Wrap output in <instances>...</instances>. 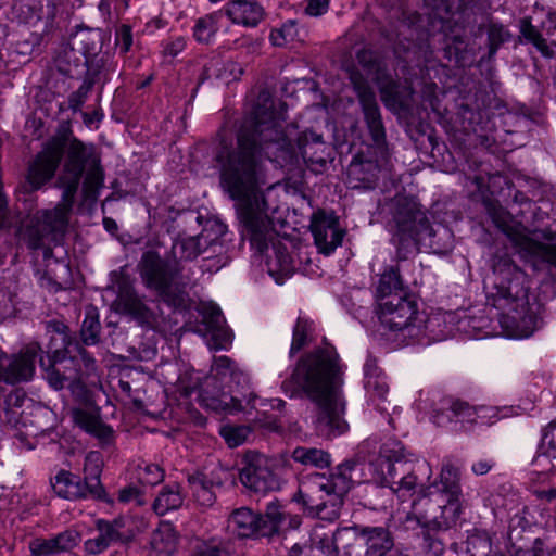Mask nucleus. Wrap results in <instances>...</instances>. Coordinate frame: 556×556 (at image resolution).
<instances>
[{
	"label": "nucleus",
	"instance_id": "f257e3e1",
	"mask_svg": "<svg viewBox=\"0 0 556 556\" xmlns=\"http://www.w3.org/2000/svg\"><path fill=\"white\" fill-rule=\"evenodd\" d=\"M283 119V112L276 110L275 101L262 94L238 135L237 148L229 149L223 143L217 154L222 186L238 201L242 237L260 253L273 242L275 232L258 191V163L263 153L279 163L294 152L292 140L282 130Z\"/></svg>",
	"mask_w": 556,
	"mask_h": 556
},
{
	"label": "nucleus",
	"instance_id": "f03ea898",
	"mask_svg": "<svg viewBox=\"0 0 556 556\" xmlns=\"http://www.w3.org/2000/svg\"><path fill=\"white\" fill-rule=\"evenodd\" d=\"M83 173H86L83 193L85 200L96 201L103 186L100 157L92 144L72 140L67 147L59 187L63 189L61 201L52 207L27 212L17 227L18 241L27 249L42 251L43 257L52 255V248L59 244L67 231Z\"/></svg>",
	"mask_w": 556,
	"mask_h": 556
},
{
	"label": "nucleus",
	"instance_id": "7ed1b4c3",
	"mask_svg": "<svg viewBox=\"0 0 556 556\" xmlns=\"http://www.w3.org/2000/svg\"><path fill=\"white\" fill-rule=\"evenodd\" d=\"M342 375L343 367L337 351L326 344L301 357L290 381L283 383L285 388L293 384L291 396L303 392L317 404V429L329 437H337L348 428L343 419L344 401L339 392Z\"/></svg>",
	"mask_w": 556,
	"mask_h": 556
},
{
	"label": "nucleus",
	"instance_id": "20e7f679",
	"mask_svg": "<svg viewBox=\"0 0 556 556\" xmlns=\"http://www.w3.org/2000/svg\"><path fill=\"white\" fill-rule=\"evenodd\" d=\"M367 469L369 480L377 485L388 486L403 502L417 494L426 495L432 476L427 460L407 452L395 440L381 444L378 454L368 462Z\"/></svg>",
	"mask_w": 556,
	"mask_h": 556
},
{
	"label": "nucleus",
	"instance_id": "39448f33",
	"mask_svg": "<svg viewBox=\"0 0 556 556\" xmlns=\"http://www.w3.org/2000/svg\"><path fill=\"white\" fill-rule=\"evenodd\" d=\"M494 273L500 279L496 302L503 309L500 325L504 336L529 338L539 328V306L529 302L526 274L514 264H506L505 269L496 266Z\"/></svg>",
	"mask_w": 556,
	"mask_h": 556
},
{
	"label": "nucleus",
	"instance_id": "423d86ee",
	"mask_svg": "<svg viewBox=\"0 0 556 556\" xmlns=\"http://www.w3.org/2000/svg\"><path fill=\"white\" fill-rule=\"evenodd\" d=\"M379 319L390 333V338L400 343H406L408 339L420 340L424 337L433 340L443 338L435 332L442 316L433 315L426 319L425 314L418 312L416 303L402 294L380 301Z\"/></svg>",
	"mask_w": 556,
	"mask_h": 556
},
{
	"label": "nucleus",
	"instance_id": "0eeeda50",
	"mask_svg": "<svg viewBox=\"0 0 556 556\" xmlns=\"http://www.w3.org/2000/svg\"><path fill=\"white\" fill-rule=\"evenodd\" d=\"M355 470L354 464L345 463L339 465L330 477L316 473L308 481L302 482L294 500L308 509L316 510L318 515H321L327 505H330L331 518H338L342 497L354 483Z\"/></svg>",
	"mask_w": 556,
	"mask_h": 556
},
{
	"label": "nucleus",
	"instance_id": "6e6552de",
	"mask_svg": "<svg viewBox=\"0 0 556 556\" xmlns=\"http://www.w3.org/2000/svg\"><path fill=\"white\" fill-rule=\"evenodd\" d=\"M46 375L49 384L53 389L61 390L65 387L71 389L76 400V405L71 410L74 422L101 442H110L113 430L101 420L100 409L83 381L71 375L61 374L54 365L50 368H46Z\"/></svg>",
	"mask_w": 556,
	"mask_h": 556
},
{
	"label": "nucleus",
	"instance_id": "1a4fd4ad",
	"mask_svg": "<svg viewBox=\"0 0 556 556\" xmlns=\"http://www.w3.org/2000/svg\"><path fill=\"white\" fill-rule=\"evenodd\" d=\"M301 518L287 513L278 503H269L264 516L241 507L231 513L227 529L239 538L271 536L280 531L298 529Z\"/></svg>",
	"mask_w": 556,
	"mask_h": 556
},
{
	"label": "nucleus",
	"instance_id": "9d476101",
	"mask_svg": "<svg viewBox=\"0 0 556 556\" xmlns=\"http://www.w3.org/2000/svg\"><path fill=\"white\" fill-rule=\"evenodd\" d=\"M285 465L282 456H267L250 451L244 456V466L240 470V482L250 491L258 494L280 489V470Z\"/></svg>",
	"mask_w": 556,
	"mask_h": 556
},
{
	"label": "nucleus",
	"instance_id": "9b49d317",
	"mask_svg": "<svg viewBox=\"0 0 556 556\" xmlns=\"http://www.w3.org/2000/svg\"><path fill=\"white\" fill-rule=\"evenodd\" d=\"M102 465L101 454L96 451L89 452L85 457L84 483L71 472L61 471L54 478V492L64 498L86 497L88 495L99 496L102 492L100 482Z\"/></svg>",
	"mask_w": 556,
	"mask_h": 556
},
{
	"label": "nucleus",
	"instance_id": "f8f14e48",
	"mask_svg": "<svg viewBox=\"0 0 556 556\" xmlns=\"http://www.w3.org/2000/svg\"><path fill=\"white\" fill-rule=\"evenodd\" d=\"M63 149L60 142L51 141L29 164L25 180L16 188V199L24 204L33 202V193L50 181L60 164Z\"/></svg>",
	"mask_w": 556,
	"mask_h": 556
},
{
	"label": "nucleus",
	"instance_id": "ddd939ff",
	"mask_svg": "<svg viewBox=\"0 0 556 556\" xmlns=\"http://www.w3.org/2000/svg\"><path fill=\"white\" fill-rule=\"evenodd\" d=\"M460 496L435 495L434 500H425V513L414 503L417 522L429 530H447L454 527L462 514Z\"/></svg>",
	"mask_w": 556,
	"mask_h": 556
},
{
	"label": "nucleus",
	"instance_id": "4468645a",
	"mask_svg": "<svg viewBox=\"0 0 556 556\" xmlns=\"http://www.w3.org/2000/svg\"><path fill=\"white\" fill-rule=\"evenodd\" d=\"M41 352L38 343H29L16 354L0 353V382L15 384L29 381L35 374L36 358Z\"/></svg>",
	"mask_w": 556,
	"mask_h": 556
},
{
	"label": "nucleus",
	"instance_id": "2eb2a0df",
	"mask_svg": "<svg viewBox=\"0 0 556 556\" xmlns=\"http://www.w3.org/2000/svg\"><path fill=\"white\" fill-rule=\"evenodd\" d=\"M202 323L195 330L205 340L210 349L226 350L232 342V332L226 327L220 308L213 302L200 305Z\"/></svg>",
	"mask_w": 556,
	"mask_h": 556
},
{
	"label": "nucleus",
	"instance_id": "dca6fc26",
	"mask_svg": "<svg viewBox=\"0 0 556 556\" xmlns=\"http://www.w3.org/2000/svg\"><path fill=\"white\" fill-rule=\"evenodd\" d=\"M441 408L453 413L455 422L465 424H489L501 418H507L517 415V410L513 407H492L479 406L472 407L459 400L444 397L441 400Z\"/></svg>",
	"mask_w": 556,
	"mask_h": 556
},
{
	"label": "nucleus",
	"instance_id": "f3484780",
	"mask_svg": "<svg viewBox=\"0 0 556 556\" xmlns=\"http://www.w3.org/2000/svg\"><path fill=\"white\" fill-rule=\"evenodd\" d=\"M311 231L319 253L330 255L342 244L344 230L333 213L318 211L313 214Z\"/></svg>",
	"mask_w": 556,
	"mask_h": 556
},
{
	"label": "nucleus",
	"instance_id": "a211bd4d",
	"mask_svg": "<svg viewBox=\"0 0 556 556\" xmlns=\"http://www.w3.org/2000/svg\"><path fill=\"white\" fill-rule=\"evenodd\" d=\"M362 528L344 527L338 529L331 539H320L318 548L327 556H365Z\"/></svg>",
	"mask_w": 556,
	"mask_h": 556
},
{
	"label": "nucleus",
	"instance_id": "6ab92c4d",
	"mask_svg": "<svg viewBox=\"0 0 556 556\" xmlns=\"http://www.w3.org/2000/svg\"><path fill=\"white\" fill-rule=\"evenodd\" d=\"M139 266L146 285L161 294L167 295L174 280L168 264L164 263L155 252L148 251L142 255Z\"/></svg>",
	"mask_w": 556,
	"mask_h": 556
},
{
	"label": "nucleus",
	"instance_id": "aec40b11",
	"mask_svg": "<svg viewBox=\"0 0 556 556\" xmlns=\"http://www.w3.org/2000/svg\"><path fill=\"white\" fill-rule=\"evenodd\" d=\"M226 471L222 468H215L205 472H197L188 478L190 491L194 501L203 507H210L215 503V486L223 483V476Z\"/></svg>",
	"mask_w": 556,
	"mask_h": 556
},
{
	"label": "nucleus",
	"instance_id": "412c9836",
	"mask_svg": "<svg viewBox=\"0 0 556 556\" xmlns=\"http://www.w3.org/2000/svg\"><path fill=\"white\" fill-rule=\"evenodd\" d=\"M355 89L363 109L367 128L376 143H380L384 138V128L381 114L376 101L374 91L365 85L354 81Z\"/></svg>",
	"mask_w": 556,
	"mask_h": 556
},
{
	"label": "nucleus",
	"instance_id": "4be33fe9",
	"mask_svg": "<svg viewBox=\"0 0 556 556\" xmlns=\"http://www.w3.org/2000/svg\"><path fill=\"white\" fill-rule=\"evenodd\" d=\"M122 527L123 523L121 520H114L112 522L102 519L98 520V535L85 541L84 543L86 553L90 555H99L103 553L109 548V546L122 539Z\"/></svg>",
	"mask_w": 556,
	"mask_h": 556
},
{
	"label": "nucleus",
	"instance_id": "5701e85b",
	"mask_svg": "<svg viewBox=\"0 0 556 556\" xmlns=\"http://www.w3.org/2000/svg\"><path fill=\"white\" fill-rule=\"evenodd\" d=\"M80 536L75 530H66L51 540H36L30 544V556H54L75 547Z\"/></svg>",
	"mask_w": 556,
	"mask_h": 556
},
{
	"label": "nucleus",
	"instance_id": "b1692460",
	"mask_svg": "<svg viewBox=\"0 0 556 556\" xmlns=\"http://www.w3.org/2000/svg\"><path fill=\"white\" fill-rule=\"evenodd\" d=\"M364 388L369 401H382L389 392L387 377L372 358L364 365Z\"/></svg>",
	"mask_w": 556,
	"mask_h": 556
},
{
	"label": "nucleus",
	"instance_id": "393cba45",
	"mask_svg": "<svg viewBox=\"0 0 556 556\" xmlns=\"http://www.w3.org/2000/svg\"><path fill=\"white\" fill-rule=\"evenodd\" d=\"M226 12L233 23L244 26H256L263 18L262 7L253 0H232Z\"/></svg>",
	"mask_w": 556,
	"mask_h": 556
},
{
	"label": "nucleus",
	"instance_id": "a878e982",
	"mask_svg": "<svg viewBox=\"0 0 556 556\" xmlns=\"http://www.w3.org/2000/svg\"><path fill=\"white\" fill-rule=\"evenodd\" d=\"M455 0H425L426 5L432 8L431 29L447 34L454 15L463 8V2L454 4Z\"/></svg>",
	"mask_w": 556,
	"mask_h": 556
},
{
	"label": "nucleus",
	"instance_id": "bb28decb",
	"mask_svg": "<svg viewBox=\"0 0 556 556\" xmlns=\"http://www.w3.org/2000/svg\"><path fill=\"white\" fill-rule=\"evenodd\" d=\"M266 266L278 285H282L293 271L292 258L287 249L276 244L273 245V254L267 257Z\"/></svg>",
	"mask_w": 556,
	"mask_h": 556
},
{
	"label": "nucleus",
	"instance_id": "cd10ccee",
	"mask_svg": "<svg viewBox=\"0 0 556 556\" xmlns=\"http://www.w3.org/2000/svg\"><path fill=\"white\" fill-rule=\"evenodd\" d=\"M199 400L202 406L218 413L233 414L245 410V406L242 405L241 400L226 392H219L215 395L203 389L199 394Z\"/></svg>",
	"mask_w": 556,
	"mask_h": 556
},
{
	"label": "nucleus",
	"instance_id": "c85d7f7f",
	"mask_svg": "<svg viewBox=\"0 0 556 556\" xmlns=\"http://www.w3.org/2000/svg\"><path fill=\"white\" fill-rule=\"evenodd\" d=\"M365 556H383L391 547L389 532L380 527L362 528Z\"/></svg>",
	"mask_w": 556,
	"mask_h": 556
},
{
	"label": "nucleus",
	"instance_id": "c756f323",
	"mask_svg": "<svg viewBox=\"0 0 556 556\" xmlns=\"http://www.w3.org/2000/svg\"><path fill=\"white\" fill-rule=\"evenodd\" d=\"M177 541L173 526L164 522L153 532L151 547L156 556H170L177 549Z\"/></svg>",
	"mask_w": 556,
	"mask_h": 556
},
{
	"label": "nucleus",
	"instance_id": "7c9ffc66",
	"mask_svg": "<svg viewBox=\"0 0 556 556\" xmlns=\"http://www.w3.org/2000/svg\"><path fill=\"white\" fill-rule=\"evenodd\" d=\"M296 146L305 162L325 163V143L320 135L313 131L304 132L298 138Z\"/></svg>",
	"mask_w": 556,
	"mask_h": 556
},
{
	"label": "nucleus",
	"instance_id": "2f4dec72",
	"mask_svg": "<svg viewBox=\"0 0 556 556\" xmlns=\"http://www.w3.org/2000/svg\"><path fill=\"white\" fill-rule=\"evenodd\" d=\"M211 243L204 233L182 238L173 245V253L180 260H192L199 256Z\"/></svg>",
	"mask_w": 556,
	"mask_h": 556
},
{
	"label": "nucleus",
	"instance_id": "473e14b6",
	"mask_svg": "<svg viewBox=\"0 0 556 556\" xmlns=\"http://www.w3.org/2000/svg\"><path fill=\"white\" fill-rule=\"evenodd\" d=\"M220 22L222 16L218 14H207L198 18L192 28L193 38L199 43L208 45L213 42L220 28Z\"/></svg>",
	"mask_w": 556,
	"mask_h": 556
},
{
	"label": "nucleus",
	"instance_id": "72a5a7b5",
	"mask_svg": "<svg viewBox=\"0 0 556 556\" xmlns=\"http://www.w3.org/2000/svg\"><path fill=\"white\" fill-rule=\"evenodd\" d=\"M418 210L416 204L407 200H399L397 208L394 213V222L396 224L397 231L405 236L407 232L412 237L410 232L413 224L417 218Z\"/></svg>",
	"mask_w": 556,
	"mask_h": 556
},
{
	"label": "nucleus",
	"instance_id": "f704fd0d",
	"mask_svg": "<svg viewBox=\"0 0 556 556\" xmlns=\"http://www.w3.org/2000/svg\"><path fill=\"white\" fill-rule=\"evenodd\" d=\"M458 471L452 465H444L440 472L439 482L433 484L438 492L437 495L460 496V488L458 484Z\"/></svg>",
	"mask_w": 556,
	"mask_h": 556
},
{
	"label": "nucleus",
	"instance_id": "c9c22d12",
	"mask_svg": "<svg viewBox=\"0 0 556 556\" xmlns=\"http://www.w3.org/2000/svg\"><path fill=\"white\" fill-rule=\"evenodd\" d=\"M302 33L304 34L305 31L298 27L296 22L289 20L280 27L274 28L270 31L269 40L273 46L283 47L296 40H302Z\"/></svg>",
	"mask_w": 556,
	"mask_h": 556
},
{
	"label": "nucleus",
	"instance_id": "e433bc0d",
	"mask_svg": "<svg viewBox=\"0 0 556 556\" xmlns=\"http://www.w3.org/2000/svg\"><path fill=\"white\" fill-rule=\"evenodd\" d=\"M292 458L304 466L318 468L327 467L330 464L329 454L315 447H296L292 452Z\"/></svg>",
	"mask_w": 556,
	"mask_h": 556
},
{
	"label": "nucleus",
	"instance_id": "4c0bfd02",
	"mask_svg": "<svg viewBox=\"0 0 556 556\" xmlns=\"http://www.w3.org/2000/svg\"><path fill=\"white\" fill-rule=\"evenodd\" d=\"M181 504L182 496L179 486H167L155 498L153 509L157 515L163 516L169 510L180 507Z\"/></svg>",
	"mask_w": 556,
	"mask_h": 556
},
{
	"label": "nucleus",
	"instance_id": "58836bf2",
	"mask_svg": "<svg viewBox=\"0 0 556 556\" xmlns=\"http://www.w3.org/2000/svg\"><path fill=\"white\" fill-rule=\"evenodd\" d=\"M397 291H402V281L399 271L393 267L388 268L380 277L379 285L377 288L380 301L391 299Z\"/></svg>",
	"mask_w": 556,
	"mask_h": 556
},
{
	"label": "nucleus",
	"instance_id": "ea45409f",
	"mask_svg": "<svg viewBox=\"0 0 556 556\" xmlns=\"http://www.w3.org/2000/svg\"><path fill=\"white\" fill-rule=\"evenodd\" d=\"M313 330V321L306 316L300 315L293 328V338L290 349L291 354L300 351L304 345H306Z\"/></svg>",
	"mask_w": 556,
	"mask_h": 556
},
{
	"label": "nucleus",
	"instance_id": "a19ab883",
	"mask_svg": "<svg viewBox=\"0 0 556 556\" xmlns=\"http://www.w3.org/2000/svg\"><path fill=\"white\" fill-rule=\"evenodd\" d=\"M220 435L229 447H237L243 444L251 434V428L248 426L224 425L219 430Z\"/></svg>",
	"mask_w": 556,
	"mask_h": 556
},
{
	"label": "nucleus",
	"instance_id": "79ce46f5",
	"mask_svg": "<svg viewBox=\"0 0 556 556\" xmlns=\"http://www.w3.org/2000/svg\"><path fill=\"white\" fill-rule=\"evenodd\" d=\"M211 372L216 378H225L227 376L235 378L241 374L236 364L227 356L216 357L213 362Z\"/></svg>",
	"mask_w": 556,
	"mask_h": 556
},
{
	"label": "nucleus",
	"instance_id": "37998d69",
	"mask_svg": "<svg viewBox=\"0 0 556 556\" xmlns=\"http://www.w3.org/2000/svg\"><path fill=\"white\" fill-rule=\"evenodd\" d=\"M396 89L397 87L394 84L380 87L381 98L384 104L394 110L405 105V100L400 96Z\"/></svg>",
	"mask_w": 556,
	"mask_h": 556
},
{
	"label": "nucleus",
	"instance_id": "c03bdc74",
	"mask_svg": "<svg viewBox=\"0 0 556 556\" xmlns=\"http://www.w3.org/2000/svg\"><path fill=\"white\" fill-rule=\"evenodd\" d=\"M100 324L94 317L87 316L83 323L81 337L85 344H94L98 341Z\"/></svg>",
	"mask_w": 556,
	"mask_h": 556
},
{
	"label": "nucleus",
	"instance_id": "a18cd8bd",
	"mask_svg": "<svg viewBox=\"0 0 556 556\" xmlns=\"http://www.w3.org/2000/svg\"><path fill=\"white\" fill-rule=\"evenodd\" d=\"M523 36L531 41L539 51L544 55H549L548 47L545 39L539 34V31L530 24L522 26Z\"/></svg>",
	"mask_w": 556,
	"mask_h": 556
},
{
	"label": "nucleus",
	"instance_id": "49530a36",
	"mask_svg": "<svg viewBox=\"0 0 556 556\" xmlns=\"http://www.w3.org/2000/svg\"><path fill=\"white\" fill-rule=\"evenodd\" d=\"M200 377L194 371H186L177 380V388L184 396H189L199 386Z\"/></svg>",
	"mask_w": 556,
	"mask_h": 556
},
{
	"label": "nucleus",
	"instance_id": "de8ad7c7",
	"mask_svg": "<svg viewBox=\"0 0 556 556\" xmlns=\"http://www.w3.org/2000/svg\"><path fill=\"white\" fill-rule=\"evenodd\" d=\"M139 480L143 484L154 485L163 480V470L157 465H147L139 472Z\"/></svg>",
	"mask_w": 556,
	"mask_h": 556
},
{
	"label": "nucleus",
	"instance_id": "09e8293b",
	"mask_svg": "<svg viewBox=\"0 0 556 556\" xmlns=\"http://www.w3.org/2000/svg\"><path fill=\"white\" fill-rule=\"evenodd\" d=\"M541 451L545 456L556 458V425L551 426L544 433Z\"/></svg>",
	"mask_w": 556,
	"mask_h": 556
},
{
	"label": "nucleus",
	"instance_id": "8fccbe9b",
	"mask_svg": "<svg viewBox=\"0 0 556 556\" xmlns=\"http://www.w3.org/2000/svg\"><path fill=\"white\" fill-rule=\"evenodd\" d=\"M121 302L124 304L125 308L132 315L142 317L144 316L146 306L138 299L137 295L132 293H128L126 295L121 296Z\"/></svg>",
	"mask_w": 556,
	"mask_h": 556
},
{
	"label": "nucleus",
	"instance_id": "3c124183",
	"mask_svg": "<svg viewBox=\"0 0 556 556\" xmlns=\"http://www.w3.org/2000/svg\"><path fill=\"white\" fill-rule=\"evenodd\" d=\"M186 38L182 36H177L169 39L163 46V52L165 55L176 56L186 48Z\"/></svg>",
	"mask_w": 556,
	"mask_h": 556
},
{
	"label": "nucleus",
	"instance_id": "603ef678",
	"mask_svg": "<svg viewBox=\"0 0 556 556\" xmlns=\"http://www.w3.org/2000/svg\"><path fill=\"white\" fill-rule=\"evenodd\" d=\"M431 419L435 425L441 427L447 426L451 422H455V417H453V413H451L447 409L441 408V401L433 408Z\"/></svg>",
	"mask_w": 556,
	"mask_h": 556
},
{
	"label": "nucleus",
	"instance_id": "864d4df0",
	"mask_svg": "<svg viewBox=\"0 0 556 556\" xmlns=\"http://www.w3.org/2000/svg\"><path fill=\"white\" fill-rule=\"evenodd\" d=\"M328 8L329 0H308L305 11L311 16H319L326 13Z\"/></svg>",
	"mask_w": 556,
	"mask_h": 556
},
{
	"label": "nucleus",
	"instance_id": "5fc2aeb1",
	"mask_svg": "<svg viewBox=\"0 0 556 556\" xmlns=\"http://www.w3.org/2000/svg\"><path fill=\"white\" fill-rule=\"evenodd\" d=\"M489 37L491 45L494 46L506 41L509 37V34L503 26L492 25L490 27Z\"/></svg>",
	"mask_w": 556,
	"mask_h": 556
},
{
	"label": "nucleus",
	"instance_id": "6e6d98bb",
	"mask_svg": "<svg viewBox=\"0 0 556 556\" xmlns=\"http://www.w3.org/2000/svg\"><path fill=\"white\" fill-rule=\"evenodd\" d=\"M118 500L123 503H129L135 501L137 504L141 505L142 501L140 500V494L137 488L127 486L119 491Z\"/></svg>",
	"mask_w": 556,
	"mask_h": 556
},
{
	"label": "nucleus",
	"instance_id": "4d7b16f0",
	"mask_svg": "<svg viewBox=\"0 0 556 556\" xmlns=\"http://www.w3.org/2000/svg\"><path fill=\"white\" fill-rule=\"evenodd\" d=\"M493 466L494 462L492 459H479L472 464L471 470L477 476H483L488 473Z\"/></svg>",
	"mask_w": 556,
	"mask_h": 556
},
{
	"label": "nucleus",
	"instance_id": "13d9d810",
	"mask_svg": "<svg viewBox=\"0 0 556 556\" xmlns=\"http://www.w3.org/2000/svg\"><path fill=\"white\" fill-rule=\"evenodd\" d=\"M88 91H89V86H87V85L80 86V88L76 92L71 94L70 106L73 109H77L79 105H81Z\"/></svg>",
	"mask_w": 556,
	"mask_h": 556
},
{
	"label": "nucleus",
	"instance_id": "bf43d9fd",
	"mask_svg": "<svg viewBox=\"0 0 556 556\" xmlns=\"http://www.w3.org/2000/svg\"><path fill=\"white\" fill-rule=\"evenodd\" d=\"M257 421L260 422V425L262 427H264L268 430L277 431V432L281 431V426L278 422L276 417L267 416L266 414H264L262 417L257 418Z\"/></svg>",
	"mask_w": 556,
	"mask_h": 556
},
{
	"label": "nucleus",
	"instance_id": "052dcab7",
	"mask_svg": "<svg viewBox=\"0 0 556 556\" xmlns=\"http://www.w3.org/2000/svg\"><path fill=\"white\" fill-rule=\"evenodd\" d=\"M117 40L122 42V49L126 52L131 46V33L127 26H122L117 33Z\"/></svg>",
	"mask_w": 556,
	"mask_h": 556
},
{
	"label": "nucleus",
	"instance_id": "680f3d73",
	"mask_svg": "<svg viewBox=\"0 0 556 556\" xmlns=\"http://www.w3.org/2000/svg\"><path fill=\"white\" fill-rule=\"evenodd\" d=\"M492 218L494 220V223L497 225L498 228H501L504 232H508V226H507V223H506V213L504 211H500V212H494L492 214Z\"/></svg>",
	"mask_w": 556,
	"mask_h": 556
},
{
	"label": "nucleus",
	"instance_id": "e2e57ef3",
	"mask_svg": "<svg viewBox=\"0 0 556 556\" xmlns=\"http://www.w3.org/2000/svg\"><path fill=\"white\" fill-rule=\"evenodd\" d=\"M200 556H220V551L216 546H210L202 551Z\"/></svg>",
	"mask_w": 556,
	"mask_h": 556
},
{
	"label": "nucleus",
	"instance_id": "0e129e2a",
	"mask_svg": "<svg viewBox=\"0 0 556 556\" xmlns=\"http://www.w3.org/2000/svg\"><path fill=\"white\" fill-rule=\"evenodd\" d=\"M103 224L106 230L112 231L117 228L116 223L111 218H104Z\"/></svg>",
	"mask_w": 556,
	"mask_h": 556
},
{
	"label": "nucleus",
	"instance_id": "69168bd1",
	"mask_svg": "<svg viewBox=\"0 0 556 556\" xmlns=\"http://www.w3.org/2000/svg\"><path fill=\"white\" fill-rule=\"evenodd\" d=\"M302 552H303V548L301 545L299 544H294L290 552H289V556H301L302 555Z\"/></svg>",
	"mask_w": 556,
	"mask_h": 556
},
{
	"label": "nucleus",
	"instance_id": "338daca9",
	"mask_svg": "<svg viewBox=\"0 0 556 556\" xmlns=\"http://www.w3.org/2000/svg\"><path fill=\"white\" fill-rule=\"evenodd\" d=\"M269 404L273 408L281 409V407H283V405H285V402L279 399H274L270 401Z\"/></svg>",
	"mask_w": 556,
	"mask_h": 556
},
{
	"label": "nucleus",
	"instance_id": "774afa93",
	"mask_svg": "<svg viewBox=\"0 0 556 556\" xmlns=\"http://www.w3.org/2000/svg\"><path fill=\"white\" fill-rule=\"evenodd\" d=\"M367 56H370V53H369V52H367V51H363V52L358 53V55H357L358 61H359L361 63H364V62L366 61V58H367Z\"/></svg>",
	"mask_w": 556,
	"mask_h": 556
}]
</instances>
